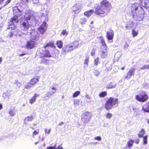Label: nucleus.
<instances>
[{"mask_svg":"<svg viewBox=\"0 0 149 149\" xmlns=\"http://www.w3.org/2000/svg\"><path fill=\"white\" fill-rule=\"evenodd\" d=\"M99 61V58H97L94 60V63L96 65H97L98 64V62Z\"/></svg>","mask_w":149,"mask_h":149,"instance_id":"nucleus-48","label":"nucleus"},{"mask_svg":"<svg viewBox=\"0 0 149 149\" xmlns=\"http://www.w3.org/2000/svg\"><path fill=\"white\" fill-rule=\"evenodd\" d=\"M3 41V39L1 38H0V42H2Z\"/></svg>","mask_w":149,"mask_h":149,"instance_id":"nucleus-64","label":"nucleus"},{"mask_svg":"<svg viewBox=\"0 0 149 149\" xmlns=\"http://www.w3.org/2000/svg\"><path fill=\"white\" fill-rule=\"evenodd\" d=\"M47 28L46 23L44 22L38 29V30L42 34L43 33L46 31Z\"/></svg>","mask_w":149,"mask_h":149,"instance_id":"nucleus-13","label":"nucleus"},{"mask_svg":"<svg viewBox=\"0 0 149 149\" xmlns=\"http://www.w3.org/2000/svg\"><path fill=\"white\" fill-rule=\"evenodd\" d=\"M9 114L11 116H13L15 114V112L13 110H11L9 111Z\"/></svg>","mask_w":149,"mask_h":149,"instance_id":"nucleus-44","label":"nucleus"},{"mask_svg":"<svg viewBox=\"0 0 149 149\" xmlns=\"http://www.w3.org/2000/svg\"><path fill=\"white\" fill-rule=\"evenodd\" d=\"M87 20L85 18H81L80 21V23L82 25L85 24Z\"/></svg>","mask_w":149,"mask_h":149,"instance_id":"nucleus-34","label":"nucleus"},{"mask_svg":"<svg viewBox=\"0 0 149 149\" xmlns=\"http://www.w3.org/2000/svg\"><path fill=\"white\" fill-rule=\"evenodd\" d=\"M55 145L54 146H51L50 147H47V149H56Z\"/></svg>","mask_w":149,"mask_h":149,"instance_id":"nucleus-49","label":"nucleus"},{"mask_svg":"<svg viewBox=\"0 0 149 149\" xmlns=\"http://www.w3.org/2000/svg\"><path fill=\"white\" fill-rule=\"evenodd\" d=\"M145 134V131L143 129H141V131L139 132V134H138L139 136L141 138L143 137V135Z\"/></svg>","mask_w":149,"mask_h":149,"instance_id":"nucleus-29","label":"nucleus"},{"mask_svg":"<svg viewBox=\"0 0 149 149\" xmlns=\"http://www.w3.org/2000/svg\"><path fill=\"white\" fill-rule=\"evenodd\" d=\"M47 61L48 60L46 58H45L44 57H42L41 58V63H43L45 64H47Z\"/></svg>","mask_w":149,"mask_h":149,"instance_id":"nucleus-32","label":"nucleus"},{"mask_svg":"<svg viewBox=\"0 0 149 149\" xmlns=\"http://www.w3.org/2000/svg\"><path fill=\"white\" fill-rule=\"evenodd\" d=\"M93 10H91L87 11L85 12L84 13V14L85 15L87 16L88 17L89 16L91 15H92V14L93 13Z\"/></svg>","mask_w":149,"mask_h":149,"instance_id":"nucleus-25","label":"nucleus"},{"mask_svg":"<svg viewBox=\"0 0 149 149\" xmlns=\"http://www.w3.org/2000/svg\"><path fill=\"white\" fill-rule=\"evenodd\" d=\"M95 49L94 48H93L91 53L92 56H93L95 54Z\"/></svg>","mask_w":149,"mask_h":149,"instance_id":"nucleus-50","label":"nucleus"},{"mask_svg":"<svg viewBox=\"0 0 149 149\" xmlns=\"http://www.w3.org/2000/svg\"><path fill=\"white\" fill-rule=\"evenodd\" d=\"M112 116V114L109 113H107L106 115V117L107 118L110 119Z\"/></svg>","mask_w":149,"mask_h":149,"instance_id":"nucleus-42","label":"nucleus"},{"mask_svg":"<svg viewBox=\"0 0 149 149\" xmlns=\"http://www.w3.org/2000/svg\"><path fill=\"white\" fill-rule=\"evenodd\" d=\"M89 62V58L86 57L85 59V61L84 62V64H86L88 65Z\"/></svg>","mask_w":149,"mask_h":149,"instance_id":"nucleus-46","label":"nucleus"},{"mask_svg":"<svg viewBox=\"0 0 149 149\" xmlns=\"http://www.w3.org/2000/svg\"><path fill=\"white\" fill-rule=\"evenodd\" d=\"M13 11L14 14L15 13H19V14L17 15V16L19 15H21L22 14L21 11L17 7L14 8Z\"/></svg>","mask_w":149,"mask_h":149,"instance_id":"nucleus-24","label":"nucleus"},{"mask_svg":"<svg viewBox=\"0 0 149 149\" xmlns=\"http://www.w3.org/2000/svg\"><path fill=\"white\" fill-rule=\"evenodd\" d=\"M106 37L108 40H112L114 36V31L111 30L107 33Z\"/></svg>","mask_w":149,"mask_h":149,"instance_id":"nucleus-14","label":"nucleus"},{"mask_svg":"<svg viewBox=\"0 0 149 149\" xmlns=\"http://www.w3.org/2000/svg\"><path fill=\"white\" fill-rule=\"evenodd\" d=\"M33 118L32 116H30L25 118L24 120V122L25 124H27L28 121H31Z\"/></svg>","mask_w":149,"mask_h":149,"instance_id":"nucleus-21","label":"nucleus"},{"mask_svg":"<svg viewBox=\"0 0 149 149\" xmlns=\"http://www.w3.org/2000/svg\"><path fill=\"white\" fill-rule=\"evenodd\" d=\"M133 142L132 140H131L127 142V146L129 148H130L131 146H132Z\"/></svg>","mask_w":149,"mask_h":149,"instance_id":"nucleus-37","label":"nucleus"},{"mask_svg":"<svg viewBox=\"0 0 149 149\" xmlns=\"http://www.w3.org/2000/svg\"><path fill=\"white\" fill-rule=\"evenodd\" d=\"M40 58H41L45 57L44 52L43 51L42 52H40Z\"/></svg>","mask_w":149,"mask_h":149,"instance_id":"nucleus-47","label":"nucleus"},{"mask_svg":"<svg viewBox=\"0 0 149 149\" xmlns=\"http://www.w3.org/2000/svg\"><path fill=\"white\" fill-rule=\"evenodd\" d=\"M19 31L16 29V30L14 31H11L9 34L8 36L10 38L12 37L13 35H15L19 34Z\"/></svg>","mask_w":149,"mask_h":149,"instance_id":"nucleus-22","label":"nucleus"},{"mask_svg":"<svg viewBox=\"0 0 149 149\" xmlns=\"http://www.w3.org/2000/svg\"><path fill=\"white\" fill-rule=\"evenodd\" d=\"M2 108V105L0 104V110Z\"/></svg>","mask_w":149,"mask_h":149,"instance_id":"nucleus-63","label":"nucleus"},{"mask_svg":"<svg viewBox=\"0 0 149 149\" xmlns=\"http://www.w3.org/2000/svg\"><path fill=\"white\" fill-rule=\"evenodd\" d=\"M38 134V132H37L36 130L34 131L33 133V136L34 137V136Z\"/></svg>","mask_w":149,"mask_h":149,"instance_id":"nucleus-56","label":"nucleus"},{"mask_svg":"<svg viewBox=\"0 0 149 149\" xmlns=\"http://www.w3.org/2000/svg\"><path fill=\"white\" fill-rule=\"evenodd\" d=\"M135 98L139 102H144L148 100V96L147 93H144L141 95V96L139 95H136Z\"/></svg>","mask_w":149,"mask_h":149,"instance_id":"nucleus-7","label":"nucleus"},{"mask_svg":"<svg viewBox=\"0 0 149 149\" xmlns=\"http://www.w3.org/2000/svg\"><path fill=\"white\" fill-rule=\"evenodd\" d=\"M73 50V49L72 48L71 45H67L63 48L62 53L63 54H65Z\"/></svg>","mask_w":149,"mask_h":149,"instance_id":"nucleus-12","label":"nucleus"},{"mask_svg":"<svg viewBox=\"0 0 149 149\" xmlns=\"http://www.w3.org/2000/svg\"><path fill=\"white\" fill-rule=\"evenodd\" d=\"M80 101L79 100H74V104L76 107L77 105H78Z\"/></svg>","mask_w":149,"mask_h":149,"instance_id":"nucleus-36","label":"nucleus"},{"mask_svg":"<svg viewBox=\"0 0 149 149\" xmlns=\"http://www.w3.org/2000/svg\"><path fill=\"white\" fill-rule=\"evenodd\" d=\"M140 5L146 8H149V0H140Z\"/></svg>","mask_w":149,"mask_h":149,"instance_id":"nucleus-11","label":"nucleus"},{"mask_svg":"<svg viewBox=\"0 0 149 149\" xmlns=\"http://www.w3.org/2000/svg\"><path fill=\"white\" fill-rule=\"evenodd\" d=\"M96 14L102 17H104L107 15L111 8L110 3L106 0L101 2L100 4L95 6Z\"/></svg>","mask_w":149,"mask_h":149,"instance_id":"nucleus-1","label":"nucleus"},{"mask_svg":"<svg viewBox=\"0 0 149 149\" xmlns=\"http://www.w3.org/2000/svg\"><path fill=\"white\" fill-rule=\"evenodd\" d=\"M134 26L133 22L131 21L127 22L125 25V29L129 30L132 28Z\"/></svg>","mask_w":149,"mask_h":149,"instance_id":"nucleus-16","label":"nucleus"},{"mask_svg":"<svg viewBox=\"0 0 149 149\" xmlns=\"http://www.w3.org/2000/svg\"><path fill=\"white\" fill-rule=\"evenodd\" d=\"M145 69H149V65H144L143 67L140 68V69L142 70Z\"/></svg>","mask_w":149,"mask_h":149,"instance_id":"nucleus-41","label":"nucleus"},{"mask_svg":"<svg viewBox=\"0 0 149 149\" xmlns=\"http://www.w3.org/2000/svg\"><path fill=\"white\" fill-rule=\"evenodd\" d=\"M32 35L31 36V38L32 40H38L39 38V34L37 33H31Z\"/></svg>","mask_w":149,"mask_h":149,"instance_id":"nucleus-19","label":"nucleus"},{"mask_svg":"<svg viewBox=\"0 0 149 149\" xmlns=\"http://www.w3.org/2000/svg\"><path fill=\"white\" fill-rule=\"evenodd\" d=\"M19 20L17 17H14L11 18L8 23V26L7 28L8 29H11L12 31H14L16 29V24L18 23Z\"/></svg>","mask_w":149,"mask_h":149,"instance_id":"nucleus-5","label":"nucleus"},{"mask_svg":"<svg viewBox=\"0 0 149 149\" xmlns=\"http://www.w3.org/2000/svg\"><path fill=\"white\" fill-rule=\"evenodd\" d=\"M44 51V56L47 57H51V55L50 54L49 52L47 50H45Z\"/></svg>","mask_w":149,"mask_h":149,"instance_id":"nucleus-27","label":"nucleus"},{"mask_svg":"<svg viewBox=\"0 0 149 149\" xmlns=\"http://www.w3.org/2000/svg\"><path fill=\"white\" fill-rule=\"evenodd\" d=\"M39 78L34 77L25 86V88L27 89H29L33 86V85L36 84L38 81Z\"/></svg>","mask_w":149,"mask_h":149,"instance_id":"nucleus-9","label":"nucleus"},{"mask_svg":"<svg viewBox=\"0 0 149 149\" xmlns=\"http://www.w3.org/2000/svg\"><path fill=\"white\" fill-rule=\"evenodd\" d=\"M3 96L4 98H8V94L7 93H4L3 94Z\"/></svg>","mask_w":149,"mask_h":149,"instance_id":"nucleus-43","label":"nucleus"},{"mask_svg":"<svg viewBox=\"0 0 149 149\" xmlns=\"http://www.w3.org/2000/svg\"><path fill=\"white\" fill-rule=\"evenodd\" d=\"M61 34L63 35H67L68 33L67 32L66 30H63L61 33Z\"/></svg>","mask_w":149,"mask_h":149,"instance_id":"nucleus-52","label":"nucleus"},{"mask_svg":"<svg viewBox=\"0 0 149 149\" xmlns=\"http://www.w3.org/2000/svg\"><path fill=\"white\" fill-rule=\"evenodd\" d=\"M132 17L136 20L140 21L144 17V12L143 8L138 3L133 4L131 7Z\"/></svg>","mask_w":149,"mask_h":149,"instance_id":"nucleus-2","label":"nucleus"},{"mask_svg":"<svg viewBox=\"0 0 149 149\" xmlns=\"http://www.w3.org/2000/svg\"><path fill=\"white\" fill-rule=\"evenodd\" d=\"M138 31H136L135 29H133L132 32V33L133 37L136 36L138 34Z\"/></svg>","mask_w":149,"mask_h":149,"instance_id":"nucleus-35","label":"nucleus"},{"mask_svg":"<svg viewBox=\"0 0 149 149\" xmlns=\"http://www.w3.org/2000/svg\"><path fill=\"white\" fill-rule=\"evenodd\" d=\"M80 93L79 91H76L73 94V97H74L77 96L80 94Z\"/></svg>","mask_w":149,"mask_h":149,"instance_id":"nucleus-40","label":"nucleus"},{"mask_svg":"<svg viewBox=\"0 0 149 149\" xmlns=\"http://www.w3.org/2000/svg\"><path fill=\"white\" fill-rule=\"evenodd\" d=\"M4 1V0H0V4L2 3L3 1Z\"/></svg>","mask_w":149,"mask_h":149,"instance_id":"nucleus-62","label":"nucleus"},{"mask_svg":"<svg viewBox=\"0 0 149 149\" xmlns=\"http://www.w3.org/2000/svg\"><path fill=\"white\" fill-rule=\"evenodd\" d=\"M50 46L51 47H55L54 45V43L53 42H49V43L47 44L44 47V48H46V47Z\"/></svg>","mask_w":149,"mask_h":149,"instance_id":"nucleus-31","label":"nucleus"},{"mask_svg":"<svg viewBox=\"0 0 149 149\" xmlns=\"http://www.w3.org/2000/svg\"><path fill=\"white\" fill-rule=\"evenodd\" d=\"M94 73L95 75L96 76H98L100 74V72L97 70H94Z\"/></svg>","mask_w":149,"mask_h":149,"instance_id":"nucleus-45","label":"nucleus"},{"mask_svg":"<svg viewBox=\"0 0 149 149\" xmlns=\"http://www.w3.org/2000/svg\"><path fill=\"white\" fill-rule=\"evenodd\" d=\"M94 139L96 140L100 141L101 140V138L100 136H97L94 138Z\"/></svg>","mask_w":149,"mask_h":149,"instance_id":"nucleus-51","label":"nucleus"},{"mask_svg":"<svg viewBox=\"0 0 149 149\" xmlns=\"http://www.w3.org/2000/svg\"><path fill=\"white\" fill-rule=\"evenodd\" d=\"M63 123H64L63 122H61L59 123V125H63Z\"/></svg>","mask_w":149,"mask_h":149,"instance_id":"nucleus-61","label":"nucleus"},{"mask_svg":"<svg viewBox=\"0 0 149 149\" xmlns=\"http://www.w3.org/2000/svg\"><path fill=\"white\" fill-rule=\"evenodd\" d=\"M56 91H52L50 92L45 94V96L43 97V100H46L48 99L50 96L53 95L55 93Z\"/></svg>","mask_w":149,"mask_h":149,"instance_id":"nucleus-18","label":"nucleus"},{"mask_svg":"<svg viewBox=\"0 0 149 149\" xmlns=\"http://www.w3.org/2000/svg\"><path fill=\"white\" fill-rule=\"evenodd\" d=\"M72 48L73 49H76L78 47L79 45V43L77 41H75L73 43V45H71Z\"/></svg>","mask_w":149,"mask_h":149,"instance_id":"nucleus-26","label":"nucleus"},{"mask_svg":"<svg viewBox=\"0 0 149 149\" xmlns=\"http://www.w3.org/2000/svg\"><path fill=\"white\" fill-rule=\"evenodd\" d=\"M11 0H7V1H6L5 2V5H4V6H6V5H7L11 1Z\"/></svg>","mask_w":149,"mask_h":149,"instance_id":"nucleus-58","label":"nucleus"},{"mask_svg":"<svg viewBox=\"0 0 149 149\" xmlns=\"http://www.w3.org/2000/svg\"><path fill=\"white\" fill-rule=\"evenodd\" d=\"M50 132H51V129H50L48 130H47V129H45V132L46 134H49L50 133Z\"/></svg>","mask_w":149,"mask_h":149,"instance_id":"nucleus-53","label":"nucleus"},{"mask_svg":"<svg viewBox=\"0 0 149 149\" xmlns=\"http://www.w3.org/2000/svg\"><path fill=\"white\" fill-rule=\"evenodd\" d=\"M118 99H115L114 98L111 97L106 101L105 107L107 110L111 109L115 106L116 107L118 104Z\"/></svg>","mask_w":149,"mask_h":149,"instance_id":"nucleus-4","label":"nucleus"},{"mask_svg":"<svg viewBox=\"0 0 149 149\" xmlns=\"http://www.w3.org/2000/svg\"><path fill=\"white\" fill-rule=\"evenodd\" d=\"M35 45V42L34 41H30L27 42L26 47L28 49H31L33 48Z\"/></svg>","mask_w":149,"mask_h":149,"instance_id":"nucleus-17","label":"nucleus"},{"mask_svg":"<svg viewBox=\"0 0 149 149\" xmlns=\"http://www.w3.org/2000/svg\"><path fill=\"white\" fill-rule=\"evenodd\" d=\"M91 114L89 112H85L81 116V119L84 123H88L91 119Z\"/></svg>","mask_w":149,"mask_h":149,"instance_id":"nucleus-6","label":"nucleus"},{"mask_svg":"<svg viewBox=\"0 0 149 149\" xmlns=\"http://www.w3.org/2000/svg\"><path fill=\"white\" fill-rule=\"evenodd\" d=\"M129 47V45L127 44V43L126 42L124 46V49H127Z\"/></svg>","mask_w":149,"mask_h":149,"instance_id":"nucleus-54","label":"nucleus"},{"mask_svg":"<svg viewBox=\"0 0 149 149\" xmlns=\"http://www.w3.org/2000/svg\"><path fill=\"white\" fill-rule=\"evenodd\" d=\"M116 84H113L112 83H109L107 86V88H115L116 87Z\"/></svg>","mask_w":149,"mask_h":149,"instance_id":"nucleus-30","label":"nucleus"},{"mask_svg":"<svg viewBox=\"0 0 149 149\" xmlns=\"http://www.w3.org/2000/svg\"><path fill=\"white\" fill-rule=\"evenodd\" d=\"M101 57L102 58H106L107 56V47L105 45L101 46L100 50Z\"/></svg>","mask_w":149,"mask_h":149,"instance_id":"nucleus-8","label":"nucleus"},{"mask_svg":"<svg viewBox=\"0 0 149 149\" xmlns=\"http://www.w3.org/2000/svg\"><path fill=\"white\" fill-rule=\"evenodd\" d=\"M88 66V65H87L86 64H84V68L86 69V68H87Z\"/></svg>","mask_w":149,"mask_h":149,"instance_id":"nucleus-60","label":"nucleus"},{"mask_svg":"<svg viewBox=\"0 0 149 149\" xmlns=\"http://www.w3.org/2000/svg\"><path fill=\"white\" fill-rule=\"evenodd\" d=\"M82 9L81 5L79 3L75 4L72 8V10L75 14L78 13Z\"/></svg>","mask_w":149,"mask_h":149,"instance_id":"nucleus-10","label":"nucleus"},{"mask_svg":"<svg viewBox=\"0 0 149 149\" xmlns=\"http://www.w3.org/2000/svg\"><path fill=\"white\" fill-rule=\"evenodd\" d=\"M31 10L26 11L25 13V15L24 16L26 20L22 22V28L24 31H27L30 26L32 25L34 21L32 20V22H31L30 21L31 18H33V16L31 15L30 14Z\"/></svg>","mask_w":149,"mask_h":149,"instance_id":"nucleus-3","label":"nucleus"},{"mask_svg":"<svg viewBox=\"0 0 149 149\" xmlns=\"http://www.w3.org/2000/svg\"><path fill=\"white\" fill-rule=\"evenodd\" d=\"M135 70V69L134 68H131L130 69L125 78V79H128L130 78L132 75H134Z\"/></svg>","mask_w":149,"mask_h":149,"instance_id":"nucleus-15","label":"nucleus"},{"mask_svg":"<svg viewBox=\"0 0 149 149\" xmlns=\"http://www.w3.org/2000/svg\"><path fill=\"white\" fill-rule=\"evenodd\" d=\"M34 4H37L39 3L38 0H32Z\"/></svg>","mask_w":149,"mask_h":149,"instance_id":"nucleus-57","label":"nucleus"},{"mask_svg":"<svg viewBox=\"0 0 149 149\" xmlns=\"http://www.w3.org/2000/svg\"><path fill=\"white\" fill-rule=\"evenodd\" d=\"M56 45L58 48H61L63 47V42L61 40L57 41L56 42Z\"/></svg>","mask_w":149,"mask_h":149,"instance_id":"nucleus-28","label":"nucleus"},{"mask_svg":"<svg viewBox=\"0 0 149 149\" xmlns=\"http://www.w3.org/2000/svg\"><path fill=\"white\" fill-rule=\"evenodd\" d=\"M107 95V93L105 91L102 92L100 93L99 96L100 97H104Z\"/></svg>","mask_w":149,"mask_h":149,"instance_id":"nucleus-39","label":"nucleus"},{"mask_svg":"<svg viewBox=\"0 0 149 149\" xmlns=\"http://www.w3.org/2000/svg\"><path fill=\"white\" fill-rule=\"evenodd\" d=\"M100 42L102 44V46L105 45L106 47H107V46L105 44L104 40L103 38L100 37Z\"/></svg>","mask_w":149,"mask_h":149,"instance_id":"nucleus-33","label":"nucleus"},{"mask_svg":"<svg viewBox=\"0 0 149 149\" xmlns=\"http://www.w3.org/2000/svg\"><path fill=\"white\" fill-rule=\"evenodd\" d=\"M63 148L62 147L61 145H59L58 146L57 148H56V149H63Z\"/></svg>","mask_w":149,"mask_h":149,"instance_id":"nucleus-59","label":"nucleus"},{"mask_svg":"<svg viewBox=\"0 0 149 149\" xmlns=\"http://www.w3.org/2000/svg\"><path fill=\"white\" fill-rule=\"evenodd\" d=\"M142 110L144 112L149 113V102L143 105L142 107Z\"/></svg>","mask_w":149,"mask_h":149,"instance_id":"nucleus-20","label":"nucleus"},{"mask_svg":"<svg viewBox=\"0 0 149 149\" xmlns=\"http://www.w3.org/2000/svg\"><path fill=\"white\" fill-rule=\"evenodd\" d=\"M39 96V95H38L36 94H35L34 96L30 100L29 102L30 103L32 104L34 102H35L37 97Z\"/></svg>","mask_w":149,"mask_h":149,"instance_id":"nucleus-23","label":"nucleus"},{"mask_svg":"<svg viewBox=\"0 0 149 149\" xmlns=\"http://www.w3.org/2000/svg\"><path fill=\"white\" fill-rule=\"evenodd\" d=\"M147 138L148 136L147 135L143 137V144L145 145H146L147 143Z\"/></svg>","mask_w":149,"mask_h":149,"instance_id":"nucleus-38","label":"nucleus"},{"mask_svg":"<svg viewBox=\"0 0 149 149\" xmlns=\"http://www.w3.org/2000/svg\"><path fill=\"white\" fill-rule=\"evenodd\" d=\"M85 97L87 98V99L89 100H90L91 98V96L88 94H86L85 95Z\"/></svg>","mask_w":149,"mask_h":149,"instance_id":"nucleus-55","label":"nucleus"}]
</instances>
